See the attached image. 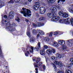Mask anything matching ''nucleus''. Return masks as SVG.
<instances>
[{"instance_id":"obj_1","label":"nucleus","mask_w":73,"mask_h":73,"mask_svg":"<svg viewBox=\"0 0 73 73\" xmlns=\"http://www.w3.org/2000/svg\"><path fill=\"white\" fill-rule=\"evenodd\" d=\"M2 24L4 23H7L6 25V29H9L10 31H14V29L13 28V24L11 25L10 24L9 22V19L8 18H7V20H4L3 19H2Z\"/></svg>"},{"instance_id":"obj_2","label":"nucleus","mask_w":73,"mask_h":73,"mask_svg":"<svg viewBox=\"0 0 73 73\" xmlns=\"http://www.w3.org/2000/svg\"><path fill=\"white\" fill-rule=\"evenodd\" d=\"M21 13H23L24 16H25V17H27V15L28 17H31V14L29 13H31L32 12L29 9L23 8H22V11H21Z\"/></svg>"},{"instance_id":"obj_3","label":"nucleus","mask_w":73,"mask_h":73,"mask_svg":"<svg viewBox=\"0 0 73 73\" xmlns=\"http://www.w3.org/2000/svg\"><path fill=\"white\" fill-rule=\"evenodd\" d=\"M41 60V59L40 58H37L36 57L34 58L33 59V61L35 62V61H36V62L37 65L36 64V63H34V67L35 68H38L39 66H41V65L42 64V62H40V61Z\"/></svg>"},{"instance_id":"obj_4","label":"nucleus","mask_w":73,"mask_h":73,"mask_svg":"<svg viewBox=\"0 0 73 73\" xmlns=\"http://www.w3.org/2000/svg\"><path fill=\"white\" fill-rule=\"evenodd\" d=\"M65 24H70L71 22V24L73 26V19L71 18V19L68 18L67 19H64L63 20Z\"/></svg>"},{"instance_id":"obj_5","label":"nucleus","mask_w":73,"mask_h":73,"mask_svg":"<svg viewBox=\"0 0 73 73\" xmlns=\"http://www.w3.org/2000/svg\"><path fill=\"white\" fill-rule=\"evenodd\" d=\"M59 15L61 16H63V17L64 19V18H66L69 17V14L67 13H63L62 12L60 11L59 12Z\"/></svg>"},{"instance_id":"obj_6","label":"nucleus","mask_w":73,"mask_h":73,"mask_svg":"<svg viewBox=\"0 0 73 73\" xmlns=\"http://www.w3.org/2000/svg\"><path fill=\"white\" fill-rule=\"evenodd\" d=\"M40 3L38 2H36V5L33 6V9L34 10H37L40 7Z\"/></svg>"},{"instance_id":"obj_7","label":"nucleus","mask_w":73,"mask_h":73,"mask_svg":"<svg viewBox=\"0 0 73 73\" xmlns=\"http://www.w3.org/2000/svg\"><path fill=\"white\" fill-rule=\"evenodd\" d=\"M39 12L40 13H42V14L45 13L46 12V9L45 7H41L39 9Z\"/></svg>"},{"instance_id":"obj_8","label":"nucleus","mask_w":73,"mask_h":73,"mask_svg":"<svg viewBox=\"0 0 73 73\" xmlns=\"http://www.w3.org/2000/svg\"><path fill=\"white\" fill-rule=\"evenodd\" d=\"M60 18L59 16H54L51 19V20L52 21H54V22L55 21H57L59 19H60Z\"/></svg>"},{"instance_id":"obj_9","label":"nucleus","mask_w":73,"mask_h":73,"mask_svg":"<svg viewBox=\"0 0 73 73\" xmlns=\"http://www.w3.org/2000/svg\"><path fill=\"white\" fill-rule=\"evenodd\" d=\"M14 14L15 13L13 12V11H10L9 15V18L11 19H13V15H14Z\"/></svg>"},{"instance_id":"obj_10","label":"nucleus","mask_w":73,"mask_h":73,"mask_svg":"<svg viewBox=\"0 0 73 73\" xmlns=\"http://www.w3.org/2000/svg\"><path fill=\"white\" fill-rule=\"evenodd\" d=\"M57 9L55 7H54L53 9H52V13H53V15H56V12H57Z\"/></svg>"},{"instance_id":"obj_11","label":"nucleus","mask_w":73,"mask_h":73,"mask_svg":"<svg viewBox=\"0 0 73 73\" xmlns=\"http://www.w3.org/2000/svg\"><path fill=\"white\" fill-rule=\"evenodd\" d=\"M52 44L55 47H57L59 46V44L56 42H52Z\"/></svg>"},{"instance_id":"obj_12","label":"nucleus","mask_w":73,"mask_h":73,"mask_svg":"<svg viewBox=\"0 0 73 73\" xmlns=\"http://www.w3.org/2000/svg\"><path fill=\"white\" fill-rule=\"evenodd\" d=\"M56 57L58 59L61 58L62 57H64V55H62L60 53H57L56 55Z\"/></svg>"},{"instance_id":"obj_13","label":"nucleus","mask_w":73,"mask_h":73,"mask_svg":"<svg viewBox=\"0 0 73 73\" xmlns=\"http://www.w3.org/2000/svg\"><path fill=\"white\" fill-rule=\"evenodd\" d=\"M58 42H59V44H60V45H64L65 44V41L64 40H58Z\"/></svg>"},{"instance_id":"obj_14","label":"nucleus","mask_w":73,"mask_h":73,"mask_svg":"<svg viewBox=\"0 0 73 73\" xmlns=\"http://www.w3.org/2000/svg\"><path fill=\"white\" fill-rule=\"evenodd\" d=\"M46 52L48 54H52V51L50 49H48L46 51Z\"/></svg>"},{"instance_id":"obj_15","label":"nucleus","mask_w":73,"mask_h":73,"mask_svg":"<svg viewBox=\"0 0 73 73\" xmlns=\"http://www.w3.org/2000/svg\"><path fill=\"white\" fill-rule=\"evenodd\" d=\"M40 54H41V56H44V55H45V51L43 50H40Z\"/></svg>"},{"instance_id":"obj_16","label":"nucleus","mask_w":73,"mask_h":73,"mask_svg":"<svg viewBox=\"0 0 73 73\" xmlns=\"http://www.w3.org/2000/svg\"><path fill=\"white\" fill-rule=\"evenodd\" d=\"M38 32L39 33V34L40 35V36H42L43 35H44L45 33L44 31H42L41 30H39L38 31Z\"/></svg>"},{"instance_id":"obj_17","label":"nucleus","mask_w":73,"mask_h":73,"mask_svg":"<svg viewBox=\"0 0 73 73\" xmlns=\"http://www.w3.org/2000/svg\"><path fill=\"white\" fill-rule=\"evenodd\" d=\"M47 16L49 17H53V16H54V15H53V13H48L47 14Z\"/></svg>"},{"instance_id":"obj_18","label":"nucleus","mask_w":73,"mask_h":73,"mask_svg":"<svg viewBox=\"0 0 73 73\" xmlns=\"http://www.w3.org/2000/svg\"><path fill=\"white\" fill-rule=\"evenodd\" d=\"M37 25L38 27H41V26H43L44 25V23H42L41 22H38L37 23Z\"/></svg>"},{"instance_id":"obj_19","label":"nucleus","mask_w":73,"mask_h":73,"mask_svg":"<svg viewBox=\"0 0 73 73\" xmlns=\"http://www.w3.org/2000/svg\"><path fill=\"white\" fill-rule=\"evenodd\" d=\"M36 40L35 39V38L33 37L31 38L30 40V42H35Z\"/></svg>"},{"instance_id":"obj_20","label":"nucleus","mask_w":73,"mask_h":73,"mask_svg":"<svg viewBox=\"0 0 73 73\" xmlns=\"http://www.w3.org/2000/svg\"><path fill=\"white\" fill-rule=\"evenodd\" d=\"M3 55L2 54V51H1V47L0 46V57H3Z\"/></svg>"},{"instance_id":"obj_21","label":"nucleus","mask_w":73,"mask_h":73,"mask_svg":"<svg viewBox=\"0 0 73 73\" xmlns=\"http://www.w3.org/2000/svg\"><path fill=\"white\" fill-rule=\"evenodd\" d=\"M68 11L70 13L73 14V9L72 8H70L68 9Z\"/></svg>"},{"instance_id":"obj_22","label":"nucleus","mask_w":73,"mask_h":73,"mask_svg":"<svg viewBox=\"0 0 73 73\" xmlns=\"http://www.w3.org/2000/svg\"><path fill=\"white\" fill-rule=\"evenodd\" d=\"M51 65H52L53 66V67L54 68V70H56L57 69V68H56V65H55L53 63H50Z\"/></svg>"},{"instance_id":"obj_23","label":"nucleus","mask_w":73,"mask_h":73,"mask_svg":"<svg viewBox=\"0 0 73 73\" xmlns=\"http://www.w3.org/2000/svg\"><path fill=\"white\" fill-rule=\"evenodd\" d=\"M72 66V65H73V63H71L70 64H68L67 66V67H68V69H70V66Z\"/></svg>"},{"instance_id":"obj_24","label":"nucleus","mask_w":73,"mask_h":73,"mask_svg":"<svg viewBox=\"0 0 73 73\" xmlns=\"http://www.w3.org/2000/svg\"><path fill=\"white\" fill-rule=\"evenodd\" d=\"M32 33L33 35H37V31L35 29H34L33 30Z\"/></svg>"},{"instance_id":"obj_25","label":"nucleus","mask_w":73,"mask_h":73,"mask_svg":"<svg viewBox=\"0 0 73 73\" xmlns=\"http://www.w3.org/2000/svg\"><path fill=\"white\" fill-rule=\"evenodd\" d=\"M70 41H71V40L65 41V42H67V44L68 45V46H69L70 44Z\"/></svg>"},{"instance_id":"obj_26","label":"nucleus","mask_w":73,"mask_h":73,"mask_svg":"<svg viewBox=\"0 0 73 73\" xmlns=\"http://www.w3.org/2000/svg\"><path fill=\"white\" fill-rule=\"evenodd\" d=\"M65 73H72V72L70 70H66Z\"/></svg>"},{"instance_id":"obj_27","label":"nucleus","mask_w":73,"mask_h":73,"mask_svg":"<svg viewBox=\"0 0 73 73\" xmlns=\"http://www.w3.org/2000/svg\"><path fill=\"white\" fill-rule=\"evenodd\" d=\"M51 58L53 60H57V58L54 56H52L51 57Z\"/></svg>"},{"instance_id":"obj_28","label":"nucleus","mask_w":73,"mask_h":73,"mask_svg":"<svg viewBox=\"0 0 73 73\" xmlns=\"http://www.w3.org/2000/svg\"><path fill=\"white\" fill-rule=\"evenodd\" d=\"M58 65L60 67H62L63 66L62 63L61 62H59Z\"/></svg>"},{"instance_id":"obj_29","label":"nucleus","mask_w":73,"mask_h":73,"mask_svg":"<svg viewBox=\"0 0 73 73\" xmlns=\"http://www.w3.org/2000/svg\"><path fill=\"white\" fill-rule=\"evenodd\" d=\"M51 51L52 52V53H56V50L53 48H51Z\"/></svg>"},{"instance_id":"obj_30","label":"nucleus","mask_w":73,"mask_h":73,"mask_svg":"<svg viewBox=\"0 0 73 73\" xmlns=\"http://www.w3.org/2000/svg\"><path fill=\"white\" fill-rule=\"evenodd\" d=\"M27 34L29 37H31V32H30V31H28L27 33Z\"/></svg>"},{"instance_id":"obj_31","label":"nucleus","mask_w":73,"mask_h":73,"mask_svg":"<svg viewBox=\"0 0 73 73\" xmlns=\"http://www.w3.org/2000/svg\"><path fill=\"white\" fill-rule=\"evenodd\" d=\"M44 20V18L42 17H40V18L39 19V21H42V20Z\"/></svg>"},{"instance_id":"obj_32","label":"nucleus","mask_w":73,"mask_h":73,"mask_svg":"<svg viewBox=\"0 0 73 73\" xmlns=\"http://www.w3.org/2000/svg\"><path fill=\"white\" fill-rule=\"evenodd\" d=\"M35 17H36L37 18V19H38V18H39V17H40L39 15L37 13H35Z\"/></svg>"},{"instance_id":"obj_33","label":"nucleus","mask_w":73,"mask_h":73,"mask_svg":"<svg viewBox=\"0 0 73 73\" xmlns=\"http://www.w3.org/2000/svg\"><path fill=\"white\" fill-rule=\"evenodd\" d=\"M60 1H61V2H62L63 3H64L65 1V0H58V4H59V3Z\"/></svg>"},{"instance_id":"obj_34","label":"nucleus","mask_w":73,"mask_h":73,"mask_svg":"<svg viewBox=\"0 0 73 73\" xmlns=\"http://www.w3.org/2000/svg\"><path fill=\"white\" fill-rule=\"evenodd\" d=\"M44 40H45L46 41H49V38L48 37H46L44 38Z\"/></svg>"},{"instance_id":"obj_35","label":"nucleus","mask_w":73,"mask_h":73,"mask_svg":"<svg viewBox=\"0 0 73 73\" xmlns=\"http://www.w3.org/2000/svg\"><path fill=\"white\" fill-rule=\"evenodd\" d=\"M55 1V0H50V1H49V3H51V4H52V3H54V1Z\"/></svg>"},{"instance_id":"obj_36","label":"nucleus","mask_w":73,"mask_h":73,"mask_svg":"<svg viewBox=\"0 0 73 73\" xmlns=\"http://www.w3.org/2000/svg\"><path fill=\"white\" fill-rule=\"evenodd\" d=\"M39 48H40L38 47H36L34 48V50H39Z\"/></svg>"},{"instance_id":"obj_37","label":"nucleus","mask_w":73,"mask_h":73,"mask_svg":"<svg viewBox=\"0 0 73 73\" xmlns=\"http://www.w3.org/2000/svg\"><path fill=\"white\" fill-rule=\"evenodd\" d=\"M58 34V31H56L54 33V35H57Z\"/></svg>"},{"instance_id":"obj_38","label":"nucleus","mask_w":73,"mask_h":73,"mask_svg":"<svg viewBox=\"0 0 73 73\" xmlns=\"http://www.w3.org/2000/svg\"><path fill=\"white\" fill-rule=\"evenodd\" d=\"M59 62L57 61H55L54 62V64H55L56 65H58Z\"/></svg>"},{"instance_id":"obj_39","label":"nucleus","mask_w":73,"mask_h":73,"mask_svg":"<svg viewBox=\"0 0 73 73\" xmlns=\"http://www.w3.org/2000/svg\"><path fill=\"white\" fill-rule=\"evenodd\" d=\"M14 2L13 0H10V1L8 2L9 3V4H11V3H13V2Z\"/></svg>"},{"instance_id":"obj_40","label":"nucleus","mask_w":73,"mask_h":73,"mask_svg":"<svg viewBox=\"0 0 73 73\" xmlns=\"http://www.w3.org/2000/svg\"><path fill=\"white\" fill-rule=\"evenodd\" d=\"M15 20L18 21V22H19V20H20V19H19V18L18 17H17L15 19Z\"/></svg>"},{"instance_id":"obj_41","label":"nucleus","mask_w":73,"mask_h":73,"mask_svg":"<svg viewBox=\"0 0 73 73\" xmlns=\"http://www.w3.org/2000/svg\"><path fill=\"white\" fill-rule=\"evenodd\" d=\"M37 45L38 48H41L40 45V42H38L37 44Z\"/></svg>"},{"instance_id":"obj_42","label":"nucleus","mask_w":73,"mask_h":73,"mask_svg":"<svg viewBox=\"0 0 73 73\" xmlns=\"http://www.w3.org/2000/svg\"><path fill=\"white\" fill-rule=\"evenodd\" d=\"M66 49V46H64L62 47V49L63 50L64 49Z\"/></svg>"},{"instance_id":"obj_43","label":"nucleus","mask_w":73,"mask_h":73,"mask_svg":"<svg viewBox=\"0 0 73 73\" xmlns=\"http://www.w3.org/2000/svg\"><path fill=\"white\" fill-rule=\"evenodd\" d=\"M52 34L53 33H52V32H51L48 35L50 37H52Z\"/></svg>"},{"instance_id":"obj_44","label":"nucleus","mask_w":73,"mask_h":73,"mask_svg":"<svg viewBox=\"0 0 73 73\" xmlns=\"http://www.w3.org/2000/svg\"><path fill=\"white\" fill-rule=\"evenodd\" d=\"M56 7L57 8H58V9H61V7L59 6H56Z\"/></svg>"},{"instance_id":"obj_45","label":"nucleus","mask_w":73,"mask_h":73,"mask_svg":"<svg viewBox=\"0 0 73 73\" xmlns=\"http://www.w3.org/2000/svg\"><path fill=\"white\" fill-rule=\"evenodd\" d=\"M43 47L45 49H48V46L46 45H44V46Z\"/></svg>"},{"instance_id":"obj_46","label":"nucleus","mask_w":73,"mask_h":73,"mask_svg":"<svg viewBox=\"0 0 73 73\" xmlns=\"http://www.w3.org/2000/svg\"><path fill=\"white\" fill-rule=\"evenodd\" d=\"M70 61H71V62H73V58H70Z\"/></svg>"},{"instance_id":"obj_47","label":"nucleus","mask_w":73,"mask_h":73,"mask_svg":"<svg viewBox=\"0 0 73 73\" xmlns=\"http://www.w3.org/2000/svg\"><path fill=\"white\" fill-rule=\"evenodd\" d=\"M3 2H0V7H1V6H3Z\"/></svg>"},{"instance_id":"obj_48","label":"nucleus","mask_w":73,"mask_h":73,"mask_svg":"<svg viewBox=\"0 0 73 73\" xmlns=\"http://www.w3.org/2000/svg\"><path fill=\"white\" fill-rule=\"evenodd\" d=\"M20 0H13V1L14 2H19V1H20Z\"/></svg>"},{"instance_id":"obj_49","label":"nucleus","mask_w":73,"mask_h":73,"mask_svg":"<svg viewBox=\"0 0 73 73\" xmlns=\"http://www.w3.org/2000/svg\"><path fill=\"white\" fill-rule=\"evenodd\" d=\"M33 25L34 27H37V25L35 24V23H33Z\"/></svg>"},{"instance_id":"obj_50","label":"nucleus","mask_w":73,"mask_h":73,"mask_svg":"<svg viewBox=\"0 0 73 73\" xmlns=\"http://www.w3.org/2000/svg\"><path fill=\"white\" fill-rule=\"evenodd\" d=\"M59 23H63V21L62 20H60L59 21Z\"/></svg>"},{"instance_id":"obj_51","label":"nucleus","mask_w":73,"mask_h":73,"mask_svg":"<svg viewBox=\"0 0 73 73\" xmlns=\"http://www.w3.org/2000/svg\"><path fill=\"white\" fill-rule=\"evenodd\" d=\"M31 50H32V52H33V48H34V47L31 46Z\"/></svg>"},{"instance_id":"obj_52","label":"nucleus","mask_w":73,"mask_h":73,"mask_svg":"<svg viewBox=\"0 0 73 73\" xmlns=\"http://www.w3.org/2000/svg\"><path fill=\"white\" fill-rule=\"evenodd\" d=\"M43 68L44 70H45V65H43Z\"/></svg>"},{"instance_id":"obj_53","label":"nucleus","mask_w":73,"mask_h":73,"mask_svg":"<svg viewBox=\"0 0 73 73\" xmlns=\"http://www.w3.org/2000/svg\"><path fill=\"white\" fill-rule=\"evenodd\" d=\"M58 73H64L63 72H62V71H59L58 72Z\"/></svg>"},{"instance_id":"obj_54","label":"nucleus","mask_w":73,"mask_h":73,"mask_svg":"<svg viewBox=\"0 0 73 73\" xmlns=\"http://www.w3.org/2000/svg\"><path fill=\"white\" fill-rule=\"evenodd\" d=\"M4 18H5V19H7V16L5 15L4 16Z\"/></svg>"},{"instance_id":"obj_55","label":"nucleus","mask_w":73,"mask_h":73,"mask_svg":"<svg viewBox=\"0 0 73 73\" xmlns=\"http://www.w3.org/2000/svg\"><path fill=\"white\" fill-rule=\"evenodd\" d=\"M39 36H40V35L38 34L37 35V38H38V37H39Z\"/></svg>"},{"instance_id":"obj_56","label":"nucleus","mask_w":73,"mask_h":73,"mask_svg":"<svg viewBox=\"0 0 73 73\" xmlns=\"http://www.w3.org/2000/svg\"><path fill=\"white\" fill-rule=\"evenodd\" d=\"M26 53H27V54H29V51H27L26 52Z\"/></svg>"},{"instance_id":"obj_57","label":"nucleus","mask_w":73,"mask_h":73,"mask_svg":"<svg viewBox=\"0 0 73 73\" xmlns=\"http://www.w3.org/2000/svg\"><path fill=\"white\" fill-rule=\"evenodd\" d=\"M25 21H27V22H28V21H29V20H28L27 19H26Z\"/></svg>"},{"instance_id":"obj_58","label":"nucleus","mask_w":73,"mask_h":73,"mask_svg":"<svg viewBox=\"0 0 73 73\" xmlns=\"http://www.w3.org/2000/svg\"><path fill=\"white\" fill-rule=\"evenodd\" d=\"M35 70L36 71H38V68H35Z\"/></svg>"},{"instance_id":"obj_59","label":"nucleus","mask_w":73,"mask_h":73,"mask_svg":"<svg viewBox=\"0 0 73 73\" xmlns=\"http://www.w3.org/2000/svg\"><path fill=\"white\" fill-rule=\"evenodd\" d=\"M29 52H30L31 53H32V52H33V51H32V50H29Z\"/></svg>"},{"instance_id":"obj_60","label":"nucleus","mask_w":73,"mask_h":73,"mask_svg":"<svg viewBox=\"0 0 73 73\" xmlns=\"http://www.w3.org/2000/svg\"><path fill=\"white\" fill-rule=\"evenodd\" d=\"M25 55L26 56H28V54H25Z\"/></svg>"},{"instance_id":"obj_61","label":"nucleus","mask_w":73,"mask_h":73,"mask_svg":"<svg viewBox=\"0 0 73 73\" xmlns=\"http://www.w3.org/2000/svg\"><path fill=\"white\" fill-rule=\"evenodd\" d=\"M30 2H31L32 1V0H28Z\"/></svg>"},{"instance_id":"obj_62","label":"nucleus","mask_w":73,"mask_h":73,"mask_svg":"<svg viewBox=\"0 0 73 73\" xmlns=\"http://www.w3.org/2000/svg\"><path fill=\"white\" fill-rule=\"evenodd\" d=\"M47 1L48 2V3L50 1V0H47Z\"/></svg>"},{"instance_id":"obj_63","label":"nucleus","mask_w":73,"mask_h":73,"mask_svg":"<svg viewBox=\"0 0 73 73\" xmlns=\"http://www.w3.org/2000/svg\"><path fill=\"white\" fill-rule=\"evenodd\" d=\"M38 71H36V73H38Z\"/></svg>"},{"instance_id":"obj_64","label":"nucleus","mask_w":73,"mask_h":73,"mask_svg":"<svg viewBox=\"0 0 73 73\" xmlns=\"http://www.w3.org/2000/svg\"><path fill=\"white\" fill-rule=\"evenodd\" d=\"M72 7H73V4H72Z\"/></svg>"}]
</instances>
